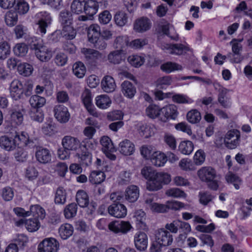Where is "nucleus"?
<instances>
[{
  "label": "nucleus",
  "mask_w": 252,
  "mask_h": 252,
  "mask_svg": "<svg viewBox=\"0 0 252 252\" xmlns=\"http://www.w3.org/2000/svg\"><path fill=\"white\" fill-rule=\"evenodd\" d=\"M30 48L34 51L36 58L41 62H48L52 57V51L41 40L35 37H31L28 40Z\"/></svg>",
  "instance_id": "f257e3e1"
},
{
  "label": "nucleus",
  "mask_w": 252,
  "mask_h": 252,
  "mask_svg": "<svg viewBox=\"0 0 252 252\" xmlns=\"http://www.w3.org/2000/svg\"><path fill=\"white\" fill-rule=\"evenodd\" d=\"M170 175L166 173L155 172L151 179L147 183V189L150 191H156L162 188V184H167L171 181Z\"/></svg>",
  "instance_id": "f03ea898"
},
{
  "label": "nucleus",
  "mask_w": 252,
  "mask_h": 252,
  "mask_svg": "<svg viewBox=\"0 0 252 252\" xmlns=\"http://www.w3.org/2000/svg\"><path fill=\"white\" fill-rule=\"evenodd\" d=\"M213 86L215 90L219 93L218 100L220 104L224 108H229L231 106L230 97L228 93L229 90L223 87L219 83L214 82Z\"/></svg>",
  "instance_id": "7ed1b4c3"
},
{
  "label": "nucleus",
  "mask_w": 252,
  "mask_h": 252,
  "mask_svg": "<svg viewBox=\"0 0 252 252\" xmlns=\"http://www.w3.org/2000/svg\"><path fill=\"white\" fill-rule=\"evenodd\" d=\"M240 140V132L237 129L229 130L225 135L224 144L226 147L234 149L239 145Z\"/></svg>",
  "instance_id": "20e7f679"
},
{
  "label": "nucleus",
  "mask_w": 252,
  "mask_h": 252,
  "mask_svg": "<svg viewBox=\"0 0 252 252\" xmlns=\"http://www.w3.org/2000/svg\"><path fill=\"white\" fill-rule=\"evenodd\" d=\"M59 247L58 242L53 238L44 239L38 245V252H57Z\"/></svg>",
  "instance_id": "39448f33"
},
{
  "label": "nucleus",
  "mask_w": 252,
  "mask_h": 252,
  "mask_svg": "<svg viewBox=\"0 0 252 252\" xmlns=\"http://www.w3.org/2000/svg\"><path fill=\"white\" fill-rule=\"evenodd\" d=\"M161 48L167 50L170 54L178 56L186 53L188 51H192L188 46L183 44H164L162 45Z\"/></svg>",
  "instance_id": "423d86ee"
},
{
  "label": "nucleus",
  "mask_w": 252,
  "mask_h": 252,
  "mask_svg": "<svg viewBox=\"0 0 252 252\" xmlns=\"http://www.w3.org/2000/svg\"><path fill=\"white\" fill-rule=\"evenodd\" d=\"M100 142L103 152L108 158L111 160H115L116 158V156L112 153L115 151V149L111 139L107 136H103L101 138Z\"/></svg>",
  "instance_id": "0eeeda50"
},
{
  "label": "nucleus",
  "mask_w": 252,
  "mask_h": 252,
  "mask_svg": "<svg viewBox=\"0 0 252 252\" xmlns=\"http://www.w3.org/2000/svg\"><path fill=\"white\" fill-rule=\"evenodd\" d=\"M144 202L146 208L153 212L162 213L167 211L166 205L154 202V197L152 195H146Z\"/></svg>",
  "instance_id": "6e6552de"
},
{
  "label": "nucleus",
  "mask_w": 252,
  "mask_h": 252,
  "mask_svg": "<svg viewBox=\"0 0 252 252\" xmlns=\"http://www.w3.org/2000/svg\"><path fill=\"white\" fill-rule=\"evenodd\" d=\"M86 61L89 63H93L101 60L104 56L102 53L93 49L83 48L81 49Z\"/></svg>",
  "instance_id": "1a4fd4ad"
},
{
  "label": "nucleus",
  "mask_w": 252,
  "mask_h": 252,
  "mask_svg": "<svg viewBox=\"0 0 252 252\" xmlns=\"http://www.w3.org/2000/svg\"><path fill=\"white\" fill-rule=\"evenodd\" d=\"M24 92V86L18 80H14L10 84V93L11 97L18 100L23 97Z\"/></svg>",
  "instance_id": "9d476101"
},
{
  "label": "nucleus",
  "mask_w": 252,
  "mask_h": 252,
  "mask_svg": "<svg viewBox=\"0 0 252 252\" xmlns=\"http://www.w3.org/2000/svg\"><path fill=\"white\" fill-rule=\"evenodd\" d=\"M54 116L56 119L61 123L67 122L70 115L67 107L63 105H57L54 108Z\"/></svg>",
  "instance_id": "9b49d317"
},
{
  "label": "nucleus",
  "mask_w": 252,
  "mask_h": 252,
  "mask_svg": "<svg viewBox=\"0 0 252 252\" xmlns=\"http://www.w3.org/2000/svg\"><path fill=\"white\" fill-rule=\"evenodd\" d=\"M109 214L117 218H124L127 214L126 206L121 203H113L108 208Z\"/></svg>",
  "instance_id": "f8f14e48"
},
{
  "label": "nucleus",
  "mask_w": 252,
  "mask_h": 252,
  "mask_svg": "<svg viewBox=\"0 0 252 252\" xmlns=\"http://www.w3.org/2000/svg\"><path fill=\"white\" fill-rule=\"evenodd\" d=\"M155 237L156 240H158V243L164 247L171 245L173 242V236L170 232L163 228L158 230Z\"/></svg>",
  "instance_id": "ddd939ff"
},
{
  "label": "nucleus",
  "mask_w": 252,
  "mask_h": 252,
  "mask_svg": "<svg viewBox=\"0 0 252 252\" xmlns=\"http://www.w3.org/2000/svg\"><path fill=\"white\" fill-rule=\"evenodd\" d=\"M82 101L88 110V111L94 116L97 117V113L96 112L94 106L92 102V95L91 92L88 89H86L81 95Z\"/></svg>",
  "instance_id": "4468645a"
},
{
  "label": "nucleus",
  "mask_w": 252,
  "mask_h": 252,
  "mask_svg": "<svg viewBox=\"0 0 252 252\" xmlns=\"http://www.w3.org/2000/svg\"><path fill=\"white\" fill-rule=\"evenodd\" d=\"M52 157V153L47 148L39 147L35 152L36 159L40 163L47 164L51 162Z\"/></svg>",
  "instance_id": "2eb2a0df"
},
{
  "label": "nucleus",
  "mask_w": 252,
  "mask_h": 252,
  "mask_svg": "<svg viewBox=\"0 0 252 252\" xmlns=\"http://www.w3.org/2000/svg\"><path fill=\"white\" fill-rule=\"evenodd\" d=\"M63 148L70 151H76L81 146L80 141L75 137L71 136H65L62 141Z\"/></svg>",
  "instance_id": "dca6fc26"
},
{
  "label": "nucleus",
  "mask_w": 252,
  "mask_h": 252,
  "mask_svg": "<svg viewBox=\"0 0 252 252\" xmlns=\"http://www.w3.org/2000/svg\"><path fill=\"white\" fill-rule=\"evenodd\" d=\"M199 179L203 182L214 179L216 176V171L210 166L203 167L197 172Z\"/></svg>",
  "instance_id": "f3484780"
},
{
  "label": "nucleus",
  "mask_w": 252,
  "mask_h": 252,
  "mask_svg": "<svg viewBox=\"0 0 252 252\" xmlns=\"http://www.w3.org/2000/svg\"><path fill=\"white\" fill-rule=\"evenodd\" d=\"M134 245L136 249L140 251L146 249L148 245V237L146 234L143 232H137L134 237Z\"/></svg>",
  "instance_id": "a211bd4d"
},
{
  "label": "nucleus",
  "mask_w": 252,
  "mask_h": 252,
  "mask_svg": "<svg viewBox=\"0 0 252 252\" xmlns=\"http://www.w3.org/2000/svg\"><path fill=\"white\" fill-rule=\"evenodd\" d=\"M136 226L140 229L147 231L148 226L146 224V213L142 210H136L133 215Z\"/></svg>",
  "instance_id": "6ab92c4d"
},
{
  "label": "nucleus",
  "mask_w": 252,
  "mask_h": 252,
  "mask_svg": "<svg viewBox=\"0 0 252 252\" xmlns=\"http://www.w3.org/2000/svg\"><path fill=\"white\" fill-rule=\"evenodd\" d=\"M0 146L6 151H12L17 146V140L14 137L2 136L0 137Z\"/></svg>",
  "instance_id": "aec40b11"
},
{
  "label": "nucleus",
  "mask_w": 252,
  "mask_h": 252,
  "mask_svg": "<svg viewBox=\"0 0 252 252\" xmlns=\"http://www.w3.org/2000/svg\"><path fill=\"white\" fill-rule=\"evenodd\" d=\"M101 86L103 91L107 93L114 92L116 87L114 79L109 75L105 76L103 78L101 82Z\"/></svg>",
  "instance_id": "412c9836"
},
{
  "label": "nucleus",
  "mask_w": 252,
  "mask_h": 252,
  "mask_svg": "<svg viewBox=\"0 0 252 252\" xmlns=\"http://www.w3.org/2000/svg\"><path fill=\"white\" fill-rule=\"evenodd\" d=\"M151 24L149 19L142 17L135 21L134 30L137 32H143L150 29Z\"/></svg>",
  "instance_id": "4be33fe9"
},
{
  "label": "nucleus",
  "mask_w": 252,
  "mask_h": 252,
  "mask_svg": "<svg viewBox=\"0 0 252 252\" xmlns=\"http://www.w3.org/2000/svg\"><path fill=\"white\" fill-rule=\"evenodd\" d=\"M121 91L124 96L128 98L133 97L136 92L135 87L128 81H125L122 83Z\"/></svg>",
  "instance_id": "5701e85b"
},
{
  "label": "nucleus",
  "mask_w": 252,
  "mask_h": 252,
  "mask_svg": "<svg viewBox=\"0 0 252 252\" xmlns=\"http://www.w3.org/2000/svg\"><path fill=\"white\" fill-rule=\"evenodd\" d=\"M119 151L124 155H131L134 151V145L129 140L125 139L120 143Z\"/></svg>",
  "instance_id": "b1692460"
},
{
  "label": "nucleus",
  "mask_w": 252,
  "mask_h": 252,
  "mask_svg": "<svg viewBox=\"0 0 252 252\" xmlns=\"http://www.w3.org/2000/svg\"><path fill=\"white\" fill-rule=\"evenodd\" d=\"M98 5L95 0H88L85 1L84 11L87 15L92 18L97 11Z\"/></svg>",
  "instance_id": "393cba45"
},
{
  "label": "nucleus",
  "mask_w": 252,
  "mask_h": 252,
  "mask_svg": "<svg viewBox=\"0 0 252 252\" xmlns=\"http://www.w3.org/2000/svg\"><path fill=\"white\" fill-rule=\"evenodd\" d=\"M160 112L161 115L164 116L166 119H175L178 115L177 107L174 105L171 104L163 107L160 109Z\"/></svg>",
  "instance_id": "a878e982"
},
{
  "label": "nucleus",
  "mask_w": 252,
  "mask_h": 252,
  "mask_svg": "<svg viewBox=\"0 0 252 252\" xmlns=\"http://www.w3.org/2000/svg\"><path fill=\"white\" fill-rule=\"evenodd\" d=\"M139 194V190L137 186H130L126 189L125 198L130 202H133L138 199Z\"/></svg>",
  "instance_id": "bb28decb"
},
{
  "label": "nucleus",
  "mask_w": 252,
  "mask_h": 252,
  "mask_svg": "<svg viewBox=\"0 0 252 252\" xmlns=\"http://www.w3.org/2000/svg\"><path fill=\"white\" fill-rule=\"evenodd\" d=\"M167 160V156L160 152H155L152 155L151 161L152 163L158 167L163 166Z\"/></svg>",
  "instance_id": "cd10ccee"
},
{
  "label": "nucleus",
  "mask_w": 252,
  "mask_h": 252,
  "mask_svg": "<svg viewBox=\"0 0 252 252\" xmlns=\"http://www.w3.org/2000/svg\"><path fill=\"white\" fill-rule=\"evenodd\" d=\"M88 40L91 43L96 42L100 36V27L97 25H92L88 29Z\"/></svg>",
  "instance_id": "c85d7f7f"
},
{
  "label": "nucleus",
  "mask_w": 252,
  "mask_h": 252,
  "mask_svg": "<svg viewBox=\"0 0 252 252\" xmlns=\"http://www.w3.org/2000/svg\"><path fill=\"white\" fill-rule=\"evenodd\" d=\"M160 69L166 73H170L175 71L181 70L182 66L176 63L167 62L160 65Z\"/></svg>",
  "instance_id": "c756f323"
},
{
  "label": "nucleus",
  "mask_w": 252,
  "mask_h": 252,
  "mask_svg": "<svg viewBox=\"0 0 252 252\" xmlns=\"http://www.w3.org/2000/svg\"><path fill=\"white\" fill-rule=\"evenodd\" d=\"M111 102L110 97L106 94L100 95L95 98L96 106L102 109H105L108 108L110 106Z\"/></svg>",
  "instance_id": "7c9ffc66"
},
{
  "label": "nucleus",
  "mask_w": 252,
  "mask_h": 252,
  "mask_svg": "<svg viewBox=\"0 0 252 252\" xmlns=\"http://www.w3.org/2000/svg\"><path fill=\"white\" fill-rule=\"evenodd\" d=\"M73 230V227L71 224L65 223L60 227L59 233L63 239L65 240L72 235Z\"/></svg>",
  "instance_id": "2f4dec72"
},
{
  "label": "nucleus",
  "mask_w": 252,
  "mask_h": 252,
  "mask_svg": "<svg viewBox=\"0 0 252 252\" xmlns=\"http://www.w3.org/2000/svg\"><path fill=\"white\" fill-rule=\"evenodd\" d=\"M45 15V18H41L38 21V32H39L41 35L44 34L46 32V28L50 24L51 18L49 14L44 12Z\"/></svg>",
  "instance_id": "473e14b6"
},
{
  "label": "nucleus",
  "mask_w": 252,
  "mask_h": 252,
  "mask_svg": "<svg viewBox=\"0 0 252 252\" xmlns=\"http://www.w3.org/2000/svg\"><path fill=\"white\" fill-rule=\"evenodd\" d=\"M71 24L65 25L63 26V29L61 34L63 37L66 39L71 40L75 38L76 32L75 30L71 26Z\"/></svg>",
  "instance_id": "72a5a7b5"
},
{
  "label": "nucleus",
  "mask_w": 252,
  "mask_h": 252,
  "mask_svg": "<svg viewBox=\"0 0 252 252\" xmlns=\"http://www.w3.org/2000/svg\"><path fill=\"white\" fill-rule=\"evenodd\" d=\"M105 178V175L103 172L94 171L90 174L89 180L93 184H98L102 182Z\"/></svg>",
  "instance_id": "f704fd0d"
},
{
  "label": "nucleus",
  "mask_w": 252,
  "mask_h": 252,
  "mask_svg": "<svg viewBox=\"0 0 252 252\" xmlns=\"http://www.w3.org/2000/svg\"><path fill=\"white\" fill-rule=\"evenodd\" d=\"M194 146L190 141L187 140L182 141L179 146V150L185 155H190L193 151Z\"/></svg>",
  "instance_id": "c9c22d12"
},
{
  "label": "nucleus",
  "mask_w": 252,
  "mask_h": 252,
  "mask_svg": "<svg viewBox=\"0 0 252 252\" xmlns=\"http://www.w3.org/2000/svg\"><path fill=\"white\" fill-rule=\"evenodd\" d=\"M76 199L78 204L81 207H86L89 203L88 195L83 190H78L76 195Z\"/></svg>",
  "instance_id": "e433bc0d"
},
{
  "label": "nucleus",
  "mask_w": 252,
  "mask_h": 252,
  "mask_svg": "<svg viewBox=\"0 0 252 252\" xmlns=\"http://www.w3.org/2000/svg\"><path fill=\"white\" fill-rule=\"evenodd\" d=\"M114 46L116 48L122 51L126 47L129 46V39L126 35L119 36L115 40Z\"/></svg>",
  "instance_id": "4c0bfd02"
},
{
  "label": "nucleus",
  "mask_w": 252,
  "mask_h": 252,
  "mask_svg": "<svg viewBox=\"0 0 252 252\" xmlns=\"http://www.w3.org/2000/svg\"><path fill=\"white\" fill-rule=\"evenodd\" d=\"M29 102L32 108L38 109L45 105L46 99L43 97L37 95H33L30 98Z\"/></svg>",
  "instance_id": "58836bf2"
},
{
  "label": "nucleus",
  "mask_w": 252,
  "mask_h": 252,
  "mask_svg": "<svg viewBox=\"0 0 252 252\" xmlns=\"http://www.w3.org/2000/svg\"><path fill=\"white\" fill-rule=\"evenodd\" d=\"M127 62L133 66L139 67L142 65L145 61L144 57L139 55H132L127 58Z\"/></svg>",
  "instance_id": "ea45409f"
},
{
  "label": "nucleus",
  "mask_w": 252,
  "mask_h": 252,
  "mask_svg": "<svg viewBox=\"0 0 252 252\" xmlns=\"http://www.w3.org/2000/svg\"><path fill=\"white\" fill-rule=\"evenodd\" d=\"M15 12L19 14H25L29 10V5L25 0H17L14 7Z\"/></svg>",
  "instance_id": "a19ab883"
},
{
  "label": "nucleus",
  "mask_w": 252,
  "mask_h": 252,
  "mask_svg": "<svg viewBox=\"0 0 252 252\" xmlns=\"http://www.w3.org/2000/svg\"><path fill=\"white\" fill-rule=\"evenodd\" d=\"M18 21V14L15 11L9 10L5 15V22L9 27L14 26Z\"/></svg>",
  "instance_id": "79ce46f5"
},
{
  "label": "nucleus",
  "mask_w": 252,
  "mask_h": 252,
  "mask_svg": "<svg viewBox=\"0 0 252 252\" xmlns=\"http://www.w3.org/2000/svg\"><path fill=\"white\" fill-rule=\"evenodd\" d=\"M73 72L78 78H83L86 72V67L81 62H77L73 65Z\"/></svg>",
  "instance_id": "37998d69"
},
{
  "label": "nucleus",
  "mask_w": 252,
  "mask_h": 252,
  "mask_svg": "<svg viewBox=\"0 0 252 252\" xmlns=\"http://www.w3.org/2000/svg\"><path fill=\"white\" fill-rule=\"evenodd\" d=\"M77 206L72 203L67 205L64 209V215L66 219H70L74 217L77 213Z\"/></svg>",
  "instance_id": "c03bdc74"
},
{
  "label": "nucleus",
  "mask_w": 252,
  "mask_h": 252,
  "mask_svg": "<svg viewBox=\"0 0 252 252\" xmlns=\"http://www.w3.org/2000/svg\"><path fill=\"white\" fill-rule=\"evenodd\" d=\"M160 109L158 106L156 105H150L146 109V113L147 115L151 118H156L160 117L161 119L162 117Z\"/></svg>",
  "instance_id": "a18cd8bd"
},
{
  "label": "nucleus",
  "mask_w": 252,
  "mask_h": 252,
  "mask_svg": "<svg viewBox=\"0 0 252 252\" xmlns=\"http://www.w3.org/2000/svg\"><path fill=\"white\" fill-rule=\"evenodd\" d=\"M66 193L62 187H59L56 192L55 202L56 204H63L66 201Z\"/></svg>",
  "instance_id": "49530a36"
},
{
  "label": "nucleus",
  "mask_w": 252,
  "mask_h": 252,
  "mask_svg": "<svg viewBox=\"0 0 252 252\" xmlns=\"http://www.w3.org/2000/svg\"><path fill=\"white\" fill-rule=\"evenodd\" d=\"M225 178L227 182L232 184L236 189H239L242 181L238 176L229 172L226 175Z\"/></svg>",
  "instance_id": "de8ad7c7"
},
{
  "label": "nucleus",
  "mask_w": 252,
  "mask_h": 252,
  "mask_svg": "<svg viewBox=\"0 0 252 252\" xmlns=\"http://www.w3.org/2000/svg\"><path fill=\"white\" fill-rule=\"evenodd\" d=\"M127 18V14L123 11L117 12L114 17L116 24L120 27H123L126 24Z\"/></svg>",
  "instance_id": "09e8293b"
},
{
  "label": "nucleus",
  "mask_w": 252,
  "mask_h": 252,
  "mask_svg": "<svg viewBox=\"0 0 252 252\" xmlns=\"http://www.w3.org/2000/svg\"><path fill=\"white\" fill-rule=\"evenodd\" d=\"M109 62L113 64H119L122 61V51L117 50L112 51L108 56Z\"/></svg>",
  "instance_id": "8fccbe9b"
},
{
  "label": "nucleus",
  "mask_w": 252,
  "mask_h": 252,
  "mask_svg": "<svg viewBox=\"0 0 252 252\" xmlns=\"http://www.w3.org/2000/svg\"><path fill=\"white\" fill-rule=\"evenodd\" d=\"M59 20L62 26L72 24V18L71 13L67 10H63L60 12Z\"/></svg>",
  "instance_id": "3c124183"
},
{
  "label": "nucleus",
  "mask_w": 252,
  "mask_h": 252,
  "mask_svg": "<svg viewBox=\"0 0 252 252\" xmlns=\"http://www.w3.org/2000/svg\"><path fill=\"white\" fill-rule=\"evenodd\" d=\"M85 0H73L71 5L72 12L79 14L83 12L85 6Z\"/></svg>",
  "instance_id": "603ef678"
},
{
  "label": "nucleus",
  "mask_w": 252,
  "mask_h": 252,
  "mask_svg": "<svg viewBox=\"0 0 252 252\" xmlns=\"http://www.w3.org/2000/svg\"><path fill=\"white\" fill-rule=\"evenodd\" d=\"M24 113L25 110L23 108L19 110H15L11 115L12 121L17 125L21 124L23 121V114Z\"/></svg>",
  "instance_id": "864d4df0"
},
{
  "label": "nucleus",
  "mask_w": 252,
  "mask_h": 252,
  "mask_svg": "<svg viewBox=\"0 0 252 252\" xmlns=\"http://www.w3.org/2000/svg\"><path fill=\"white\" fill-rule=\"evenodd\" d=\"M140 135L145 138H148L154 134V130L150 126L147 125H141L138 127Z\"/></svg>",
  "instance_id": "5fc2aeb1"
},
{
  "label": "nucleus",
  "mask_w": 252,
  "mask_h": 252,
  "mask_svg": "<svg viewBox=\"0 0 252 252\" xmlns=\"http://www.w3.org/2000/svg\"><path fill=\"white\" fill-rule=\"evenodd\" d=\"M28 47L23 43H18L13 48V52L15 55L19 57H24L28 53Z\"/></svg>",
  "instance_id": "6e6d98bb"
},
{
  "label": "nucleus",
  "mask_w": 252,
  "mask_h": 252,
  "mask_svg": "<svg viewBox=\"0 0 252 252\" xmlns=\"http://www.w3.org/2000/svg\"><path fill=\"white\" fill-rule=\"evenodd\" d=\"M165 194L174 198H185L186 197V194L184 191L177 188L167 189L165 192Z\"/></svg>",
  "instance_id": "4d7b16f0"
},
{
  "label": "nucleus",
  "mask_w": 252,
  "mask_h": 252,
  "mask_svg": "<svg viewBox=\"0 0 252 252\" xmlns=\"http://www.w3.org/2000/svg\"><path fill=\"white\" fill-rule=\"evenodd\" d=\"M17 70L20 74L28 76L32 74L33 68L30 64L24 63L18 65Z\"/></svg>",
  "instance_id": "13d9d810"
},
{
  "label": "nucleus",
  "mask_w": 252,
  "mask_h": 252,
  "mask_svg": "<svg viewBox=\"0 0 252 252\" xmlns=\"http://www.w3.org/2000/svg\"><path fill=\"white\" fill-rule=\"evenodd\" d=\"M188 121L192 124H195L199 122L201 119L200 112L197 110H192L189 111L187 115Z\"/></svg>",
  "instance_id": "bf43d9fd"
},
{
  "label": "nucleus",
  "mask_w": 252,
  "mask_h": 252,
  "mask_svg": "<svg viewBox=\"0 0 252 252\" xmlns=\"http://www.w3.org/2000/svg\"><path fill=\"white\" fill-rule=\"evenodd\" d=\"M29 115L32 120L38 122H42L44 119L42 112L38 109L32 108L29 113Z\"/></svg>",
  "instance_id": "052dcab7"
},
{
  "label": "nucleus",
  "mask_w": 252,
  "mask_h": 252,
  "mask_svg": "<svg viewBox=\"0 0 252 252\" xmlns=\"http://www.w3.org/2000/svg\"><path fill=\"white\" fill-rule=\"evenodd\" d=\"M25 224L26 228L30 232L35 231L37 230L39 227V223L35 219L26 220Z\"/></svg>",
  "instance_id": "680f3d73"
},
{
  "label": "nucleus",
  "mask_w": 252,
  "mask_h": 252,
  "mask_svg": "<svg viewBox=\"0 0 252 252\" xmlns=\"http://www.w3.org/2000/svg\"><path fill=\"white\" fill-rule=\"evenodd\" d=\"M199 197L200 203L204 205H207L214 198V196L207 191L200 192Z\"/></svg>",
  "instance_id": "e2e57ef3"
},
{
  "label": "nucleus",
  "mask_w": 252,
  "mask_h": 252,
  "mask_svg": "<svg viewBox=\"0 0 252 252\" xmlns=\"http://www.w3.org/2000/svg\"><path fill=\"white\" fill-rule=\"evenodd\" d=\"M171 97H172L173 101L177 103H191L193 102L192 99L184 94H172Z\"/></svg>",
  "instance_id": "0e129e2a"
},
{
  "label": "nucleus",
  "mask_w": 252,
  "mask_h": 252,
  "mask_svg": "<svg viewBox=\"0 0 252 252\" xmlns=\"http://www.w3.org/2000/svg\"><path fill=\"white\" fill-rule=\"evenodd\" d=\"M14 157L19 162H25L28 157V152L22 148H18L14 153Z\"/></svg>",
  "instance_id": "69168bd1"
},
{
  "label": "nucleus",
  "mask_w": 252,
  "mask_h": 252,
  "mask_svg": "<svg viewBox=\"0 0 252 252\" xmlns=\"http://www.w3.org/2000/svg\"><path fill=\"white\" fill-rule=\"evenodd\" d=\"M164 141L171 150L176 148V140L174 136L169 133H165L164 136Z\"/></svg>",
  "instance_id": "338daca9"
},
{
  "label": "nucleus",
  "mask_w": 252,
  "mask_h": 252,
  "mask_svg": "<svg viewBox=\"0 0 252 252\" xmlns=\"http://www.w3.org/2000/svg\"><path fill=\"white\" fill-rule=\"evenodd\" d=\"M179 166L185 171H190L195 169L193 163L190 160L182 159L179 162Z\"/></svg>",
  "instance_id": "774afa93"
}]
</instances>
